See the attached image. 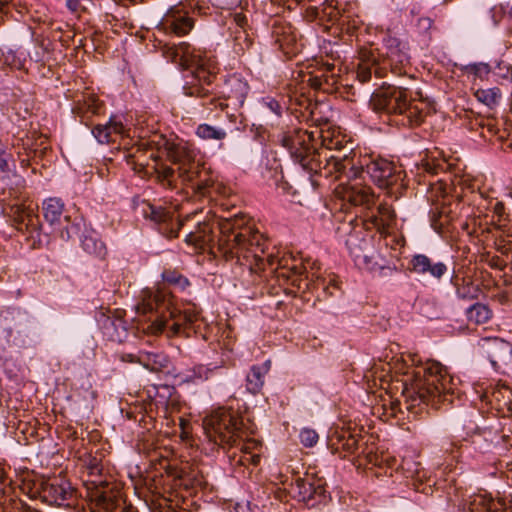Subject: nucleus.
I'll return each instance as SVG.
<instances>
[{"label":"nucleus","instance_id":"obj_1","mask_svg":"<svg viewBox=\"0 0 512 512\" xmlns=\"http://www.w3.org/2000/svg\"><path fill=\"white\" fill-rule=\"evenodd\" d=\"M313 136L306 130L295 129L282 136L281 143L291 157L298 162L304 170L318 174L325 178L336 180L347 179L343 187V199L353 205L370 206L374 202L372 188L362 184L364 174L381 189L391 194H398L404 187V171L392 161L384 158L355 161V154L342 153L341 142L330 139L323 140L325 147L317 149L312 144Z\"/></svg>","mask_w":512,"mask_h":512},{"label":"nucleus","instance_id":"obj_2","mask_svg":"<svg viewBox=\"0 0 512 512\" xmlns=\"http://www.w3.org/2000/svg\"><path fill=\"white\" fill-rule=\"evenodd\" d=\"M219 231L217 249L226 260L237 259L253 273L264 271L268 266L279 281L290 282L298 289L309 288L310 273L303 261L292 255L264 257L263 236L245 225L243 218L224 219L219 223Z\"/></svg>","mask_w":512,"mask_h":512},{"label":"nucleus","instance_id":"obj_3","mask_svg":"<svg viewBox=\"0 0 512 512\" xmlns=\"http://www.w3.org/2000/svg\"><path fill=\"white\" fill-rule=\"evenodd\" d=\"M405 375L402 394L408 410L421 405L438 409L441 404L451 402L452 377L441 363L429 360Z\"/></svg>","mask_w":512,"mask_h":512},{"label":"nucleus","instance_id":"obj_4","mask_svg":"<svg viewBox=\"0 0 512 512\" xmlns=\"http://www.w3.org/2000/svg\"><path fill=\"white\" fill-rule=\"evenodd\" d=\"M164 152L167 158L178 165L177 170L164 164L156 163L153 170L157 182L168 189H176L178 180L182 183H191L196 193L207 195L215 182L209 172L195 160V151L183 144L165 143Z\"/></svg>","mask_w":512,"mask_h":512},{"label":"nucleus","instance_id":"obj_5","mask_svg":"<svg viewBox=\"0 0 512 512\" xmlns=\"http://www.w3.org/2000/svg\"><path fill=\"white\" fill-rule=\"evenodd\" d=\"M154 311L157 313L156 318L144 328V331L150 335L161 334L169 319L172 324L167 330V336H180L188 326L198 319V313L194 310L181 311L174 307L171 298L163 290L156 292L145 290L142 292V301L136 305V312L139 315H146Z\"/></svg>","mask_w":512,"mask_h":512},{"label":"nucleus","instance_id":"obj_6","mask_svg":"<svg viewBox=\"0 0 512 512\" xmlns=\"http://www.w3.org/2000/svg\"><path fill=\"white\" fill-rule=\"evenodd\" d=\"M163 55L183 69H191L193 81L189 86H184L185 95L199 98L208 96L209 90L203 85H210L219 70L217 61L213 57L207 56L205 52L185 41L178 45L165 46Z\"/></svg>","mask_w":512,"mask_h":512},{"label":"nucleus","instance_id":"obj_7","mask_svg":"<svg viewBox=\"0 0 512 512\" xmlns=\"http://www.w3.org/2000/svg\"><path fill=\"white\" fill-rule=\"evenodd\" d=\"M370 105L376 112L398 117L403 126H418L426 116V106L421 101L412 100L406 87L386 84L375 90Z\"/></svg>","mask_w":512,"mask_h":512},{"label":"nucleus","instance_id":"obj_8","mask_svg":"<svg viewBox=\"0 0 512 512\" xmlns=\"http://www.w3.org/2000/svg\"><path fill=\"white\" fill-rule=\"evenodd\" d=\"M203 428L210 441L225 448L236 443L242 420L232 409L219 408L204 418Z\"/></svg>","mask_w":512,"mask_h":512},{"label":"nucleus","instance_id":"obj_9","mask_svg":"<svg viewBox=\"0 0 512 512\" xmlns=\"http://www.w3.org/2000/svg\"><path fill=\"white\" fill-rule=\"evenodd\" d=\"M346 246L355 264L360 269L373 271L383 269L385 260L373 247V239L361 231H354L346 239Z\"/></svg>","mask_w":512,"mask_h":512},{"label":"nucleus","instance_id":"obj_10","mask_svg":"<svg viewBox=\"0 0 512 512\" xmlns=\"http://www.w3.org/2000/svg\"><path fill=\"white\" fill-rule=\"evenodd\" d=\"M137 209L145 219L153 222L158 227L159 232L167 238L177 237L179 230L192 218L187 216L184 220L174 219L173 213L146 200L141 201Z\"/></svg>","mask_w":512,"mask_h":512},{"label":"nucleus","instance_id":"obj_11","mask_svg":"<svg viewBox=\"0 0 512 512\" xmlns=\"http://www.w3.org/2000/svg\"><path fill=\"white\" fill-rule=\"evenodd\" d=\"M481 233L489 234L494 238V246L499 252L503 254L508 252L506 242H511L512 222L506 215L505 205L502 202L498 201L494 204L491 222L486 224Z\"/></svg>","mask_w":512,"mask_h":512},{"label":"nucleus","instance_id":"obj_12","mask_svg":"<svg viewBox=\"0 0 512 512\" xmlns=\"http://www.w3.org/2000/svg\"><path fill=\"white\" fill-rule=\"evenodd\" d=\"M305 81L315 90L333 93L338 90L342 81V64L335 59L333 62L322 61L313 72L308 74Z\"/></svg>","mask_w":512,"mask_h":512},{"label":"nucleus","instance_id":"obj_13","mask_svg":"<svg viewBox=\"0 0 512 512\" xmlns=\"http://www.w3.org/2000/svg\"><path fill=\"white\" fill-rule=\"evenodd\" d=\"M384 48L383 68L389 67L391 72L397 76L406 75L410 69L408 44L396 37L388 36L384 39Z\"/></svg>","mask_w":512,"mask_h":512},{"label":"nucleus","instance_id":"obj_14","mask_svg":"<svg viewBox=\"0 0 512 512\" xmlns=\"http://www.w3.org/2000/svg\"><path fill=\"white\" fill-rule=\"evenodd\" d=\"M195 21L191 15V9L179 3L171 6L163 15L159 26L166 34L176 36L187 35L194 27Z\"/></svg>","mask_w":512,"mask_h":512},{"label":"nucleus","instance_id":"obj_15","mask_svg":"<svg viewBox=\"0 0 512 512\" xmlns=\"http://www.w3.org/2000/svg\"><path fill=\"white\" fill-rule=\"evenodd\" d=\"M84 485L87 489V497L91 502H95L97 508L103 509L105 512H113L118 509L120 512H128L126 507H121L120 499L105 490L108 483L102 479V476L88 477L84 480Z\"/></svg>","mask_w":512,"mask_h":512},{"label":"nucleus","instance_id":"obj_16","mask_svg":"<svg viewBox=\"0 0 512 512\" xmlns=\"http://www.w3.org/2000/svg\"><path fill=\"white\" fill-rule=\"evenodd\" d=\"M165 471L168 476L173 477L174 481L185 489L206 485L205 477L197 464L185 462L180 466L167 465Z\"/></svg>","mask_w":512,"mask_h":512},{"label":"nucleus","instance_id":"obj_17","mask_svg":"<svg viewBox=\"0 0 512 512\" xmlns=\"http://www.w3.org/2000/svg\"><path fill=\"white\" fill-rule=\"evenodd\" d=\"M229 30L233 41V51L237 55H244L253 45V37L249 33L246 16L241 12L230 13Z\"/></svg>","mask_w":512,"mask_h":512},{"label":"nucleus","instance_id":"obj_18","mask_svg":"<svg viewBox=\"0 0 512 512\" xmlns=\"http://www.w3.org/2000/svg\"><path fill=\"white\" fill-rule=\"evenodd\" d=\"M409 270L423 278L439 281L448 272V267L445 263L434 261L425 254H415L409 261Z\"/></svg>","mask_w":512,"mask_h":512},{"label":"nucleus","instance_id":"obj_19","mask_svg":"<svg viewBox=\"0 0 512 512\" xmlns=\"http://www.w3.org/2000/svg\"><path fill=\"white\" fill-rule=\"evenodd\" d=\"M47 138L42 135H37L33 132L31 136L18 137L12 142V147L17 149L18 159L22 167H28L30 165V159L32 154L35 155L38 150L44 151L47 146L45 145Z\"/></svg>","mask_w":512,"mask_h":512},{"label":"nucleus","instance_id":"obj_20","mask_svg":"<svg viewBox=\"0 0 512 512\" xmlns=\"http://www.w3.org/2000/svg\"><path fill=\"white\" fill-rule=\"evenodd\" d=\"M428 198L433 205L430 211L432 226L434 229H440L451 219L449 216L450 209L447 206V197L444 194L443 187L441 185L432 186Z\"/></svg>","mask_w":512,"mask_h":512},{"label":"nucleus","instance_id":"obj_21","mask_svg":"<svg viewBox=\"0 0 512 512\" xmlns=\"http://www.w3.org/2000/svg\"><path fill=\"white\" fill-rule=\"evenodd\" d=\"M37 205L32 202L16 203L10 206L9 215L13 218L18 230H26L31 232L39 228V218L35 213Z\"/></svg>","mask_w":512,"mask_h":512},{"label":"nucleus","instance_id":"obj_22","mask_svg":"<svg viewBox=\"0 0 512 512\" xmlns=\"http://www.w3.org/2000/svg\"><path fill=\"white\" fill-rule=\"evenodd\" d=\"M289 492L300 501L307 502L315 495H323L325 492L324 483L321 479L314 481L311 474L306 473L304 477H296L290 484Z\"/></svg>","mask_w":512,"mask_h":512},{"label":"nucleus","instance_id":"obj_23","mask_svg":"<svg viewBox=\"0 0 512 512\" xmlns=\"http://www.w3.org/2000/svg\"><path fill=\"white\" fill-rule=\"evenodd\" d=\"M401 468L405 477L411 480V485L415 491L426 495L432 494L434 482L426 477V473L421 468L420 463L412 459H403Z\"/></svg>","mask_w":512,"mask_h":512},{"label":"nucleus","instance_id":"obj_24","mask_svg":"<svg viewBox=\"0 0 512 512\" xmlns=\"http://www.w3.org/2000/svg\"><path fill=\"white\" fill-rule=\"evenodd\" d=\"M360 438L348 430L335 431L330 437V448L334 454L345 458L359 449Z\"/></svg>","mask_w":512,"mask_h":512},{"label":"nucleus","instance_id":"obj_25","mask_svg":"<svg viewBox=\"0 0 512 512\" xmlns=\"http://www.w3.org/2000/svg\"><path fill=\"white\" fill-rule=\"evenodd\" d=\"M36 493L40 495L44 502L50 505L58 507H68L69 504L64 502L68 495H71L63 486L56 482L42 481L40 488L37 489Z\"/></svg>","mask_w":512,"mask_h":512},{"label":"nucleus","instance_id":"obj_26","mask_svg":"<svg viewBox=\"0 0 512 512\" xmlns=\"http://www.w3.org/2000/svg\"><path fill=\"white\" fill-rule=\"evenodd\" d=\"M213 238V228L211 224L207 222H197L196 228L188 231L185 235L186 243L193 245L196 249L211 247Z\"/></svg>","mask_w":512,"mask_h":512},{"label":"nucleus","instance_id":"obj_27","mask_svg":"<svg viewBox=\"0 0 512 512\" xmlns=\"http://www.w3.org/2000/svg\"><path fill=\"white\" fill-rule=\"evenodd\" d=\"M81 247L90 256L104 260L107 255L105 243L93 229H85L81 236Z\"/></svg>","mask_w":512,"mask_h":512},{"label":"nucleus","instance_id":"obj_28","mask_svg":"<svg viewBox=\"0 0 512 512\" xmlns=\"http://www.w3.org/2000/svg\"><path fill=\"white\" fill-rule=\"evenodd\" d=\"M248 91V84L237 76H231L225 81L223 93L234 105L242 106Z\"/></svg>","mask_w":512,"mask_h":512},{"label":"nucleus","instance_id":"obj_29","mask_svg":"<svg viewBox=\"0 0 512 512\" xmlns=\"http://www.w3.org/2000/svg\"><path fill=\"white\" fill-rule=\"evenodd\" d=\"M479 345L487 354L492 364H495L497 359L512 351L510 343L498 337L482 338Z\"/></svg>","mask_w":512,"mask_h":512},{"label":"nucleus","instance_id":"obj_30","mask_svg":"<svg viewBox=\"0 0 512 512\" xmlns=\"http://www.w3.org/2000/svg\"><path fill=\"white\" fill-rule=\"evenodd\" d=\"M124 126L121 122L110 119L106 124H98L92 129V134L101 144H108L116 141V137L122 135Z\"/></svg>","mask_w":512,"mask_h":512},{"label":"nucleus","instance_id":"obj_31","mask_svg":"<svg viewBox=\"0 0 512 512\" xmlns=\"http://www.w3.org/2000/svg\"><path fill=\"white\" fill-rule=\"evenodd\" d=\"M136 359L137 363L153 372L162 371L169 364L168 357L162 352L141 350L137 353Z\"/></svg>","mask_w":512,"mask_h":512},{"label":"nucleus","instance_id":"obj_32","mask_svg":"<svg viewBox=\"0 0 512 512\" xmlns=\"http://www.w3.org/2000/svg\"><path fill=\"white\" fill-rule=\"evenodd\" d=\"M271 362L270 360L265 361L261 365H253L250 369V372L246 377V388L247 390L253 394H258L264 385V376L270 370Z\"/></svg>","mask_w":512,"mask_h":512},{"label":"nucleus","instance_id":"obj_33","mask_svg":"<svg viewBox=\"0 0 512 512\" xmlns=\"http://www.w3.org/2000/svg\"><path fill=\"white\" fill-rule=\"evenodd\" d=\"M395 219V213L392 207L388 204H380L376 212H372L368 216L367 221L370 222L374 228L379 231H385L389 228Z\"/></svg>","mask_w":512,"mask_h":512},{"label":"nucleus","instance_id":"obj_34","mask_svg":"<svg viewBox=\"0 0 512 512\" xmlns=\"http://www.w3.org/2000/svg\"><path fill=\"white\" fill-rule=\"evenodd\" d=\"M451 283L455 287L456 294L460 299L474 300L478 298L480 289L476 284H474L470 277H459L458 275H453L451 277Z\"/></svg>","mask_w":512,"mask_h":512},{"label":"nucleus","instance_id":"obj_35","mask_svg":"<svg viewBox=\"0 0 512 512\" xmlns=\"http://www.w3.org/2000/svg\"><path fill=\"white\" fill-rule=\"evenodd\" d=\"M466 21L471 28H485L493 20V9L490 7L472 6L467 15Z\"/></svg>","mask_w":512,"mask_h":512},{"label":"nucleus","instance_id":"obj_36","mask_svg":"<svg viewBox=\"0 0 512 512\" xmlns=\"http://www.w3.org/2000/svg\"><path fill=\"white\" fill-rule=\"evenodd\" d=\"M43 215L45 220L51 225L62 224L64 218V203L61 199L51 197L43 202Z\"/></svg>","mask_w":512,"mask_h":512},{"label":"nucleus","instance_id":"obj_37","mask_svg":"<svg viewBox=\"0 0 512 512\" xmlns=\"http://www.w3.org/2000/svg\"><path fill=\"white\" fill-rule=\"evenodd\" d=\"M463 509L468 510V512H499L496 502L486 494L470 496L468 503Z\"/></svg>","mask_w":512,"mask_h":512},{"label":"nucleus","instance_id":"obj_38","mask_svg":"<svg viewBox=\"0 0 512 512\" xmlns=\"http://www.w3.org/2000/svg\"><path fill=\"white\" fill-rule=\"evenodd\" d=\"M379 63L372 52L363 53L361 62L357 68V78L360 82L365 83L371 79L372 71L379 73Z\"/></svg>","mask_w":512,"mask_h":512},{"label":"nucleus","instance_id":"obj_39","mask_svg":"<svg viewBox=\"0 0 512 512\" xmlns=\"http://www.w3.org/2000/svg\"><path fill=\"white\" fill-rule=\"evenodd\" d=\"M52 232L61 240L68 241L80 232V224L73 223L69 216H64L62 224L54 225Z\"/></svg>","mask_w":512,"mask_h":512},{"label":"nucleus","instance_id":"obj_40","mask_svg":"<svg viewBox=\"0 0 512 512\" xmlns=\"http://www.w3.org/2000/svg\"><path fill=\"white\" fill-rule=\"evenodd\" d=\"M491 396L499 405L506 406L512 410V388L504 382H498L491 392Z\"/></svg>","mask_w":512,"mask_h":512},{"label":"nucleus","instance_id":"obj_41","mask_svg":"<svg viewBox=\"0 0 512 512\" xmlns=\"http://www.w3.org/2000/svg\"><path fill=\"white\" fill-rule=\"evenodd\" d=\"M491 310L482 303H475L467 310V318L475 324H484L491 318Z\"/></svg>","mask_w":512,"mask_h":512},{"label":"nucleus","instance_id":"obj_42","mask_svg":"<svg viewBox=\"0 0 512 512\" xmlns=\"http://www.w3.org/2000/svg\"><path fill=\"white\" fill-rule=\"evenodd\" d=\"M474 95L478 101L492 108L497 105L501 97V92L499 88L493 87L487 89H477Z\"/></svg>","mask_w":512,"mask_h":512},{"label":"nucleus","instance_id":"obj_43","mask_svg":"<svg viewBox=\"0 0 512 512\" xmlns=\"http://www.w3.org/2000/svg\"><path fill=\"white\" fill-rule=\"evenodd\" d=\"M14 161L10 153L0 142V180L4 181L9 179L14 171Z\"/></svg>","mask_w":512,"mask_h":512},{"label":"nucleus","instance_id":"obj_44","mask_svg":"<svg viewBox=\"0 0 512 512\" xmlns=\"http://www.w3.org/2000/svg\"><path fill=\"white\" fill-rule=\"evenodd\" d=\"M196 134L204 140H223L226 132L208 124H201L197 127Z\"/></svg>","mask_w":512,"mask_h":512},{"label":"nucleus","instance_id":"obj_45","mask_svg":"<svg viewBox=\"0 0 512 512\" xmlns=\"http://www.w3.org/2000/svg\"><path fill=\"white\" fill-rule=\"evenodd\" d=\"M162 278L164 282L173 285L180 290H185L190 285L189 280L176 270H165L162 273Z\"/></svg>","mask_w":512,"mask_h":512},{"label":"nucleus","instance_id":"obj_46","mask_svg":"<svg viewBox=\"0 0 512 512\" xmlns=\"http://www.w3.org/2000/svg\"><path fill=\"white\" fill-rule=\"evenodd\" d=\"M230 448H238L239 449V454H244V453H258L257 451L260 450L261 448V444L254 440V439H249V440H246L244 441L242 439V432L239 433V438L237 439L236 443L233 445V446H229Z\"/></svg>","mask_w":512,"mask_h":512},{"label":"nucleus","instance_id":"obj_47","mask_svg":"<svg viewBox=\"0 0 512 512\" xmlns=\"http://www.w3.org/2000/svg\"><path fill=\"white\" fill-rule=\"evenodd\" d=\"M105 328L108 330L110 328H114L115 333H110L109 336L113 341L122 342L123 338L126 336V329L122 325L121 320H112L107 319L105 323Z\"/></svg>","mask_w":512,"mask_h":512},{"label":"nucleus","instance_id":"obj_48","mask_svg":"<svg viewBox=\"0 0 512 512\" xmlns=\"http://www.w3.org/2000/svg\"><path fill=\"white\" fill-rule=\"evenodd\" d=\"M233 459L236 461L237 464L242 466H248V465H257L260 461V455L259 453H244L237 455L236 452L233 453Z\"/></svg>","mask_w":512,"mask_h":512},{"label":"nucleus","instance_id":"obj_49","mask_svg":"<svg viewBox=\"0 0 512 512\" xmlns=\"http://www.w3.org/2000/svg\"><path fill=\"white\" fill-rule=\"evenodd\" d=\"M300 442L305 447H313L319 439L317 432L310 428H304L299 434Z\"/></svg>","mask_w":512,"mask_h":512},{"label":"nucleus","instance_id":"obj_50","mask_svg":"<svg viewBox=\"0 0 512 512\" xmlns=\"http://www.w3.org/2000/svg\"><path fill=\"white\" fill-rule=\"evenodd\" d=\"M202 106L209 113H213V112H215L218 109L223 111L225 108L228 107V104L224 100H222L220 98L212 97V98H209L207 101H204L202 103Z\"/></svg>","mask_w":512,"mask_h":512},{"label":"nucleus","instance_id":"obj_51","mask_svg":"<svg viewBox=\"0 0 512 512\" xmlns=\"http://www.w3.org/2000/svg\"><path fill=\"white\" fill-rule=\"evenodd\" d=\"M469 71L473 73L476 77L480 79L486 78L491 72V68L489 64L486 63H476L469 66Z\"/></svg>","mask_w":512,"mask_h":512},{"label":"nucleus","instance_id":"obj_52","mask_svg":"<svg viewBox=\"0 0 512 512\" xmlns=\"http://www.w3.org/2000/svg\"><path fill=\"white\" fill-rule=\"evenodd\" d=\"M422 166L426 172L431 174H437L439 170H445V163L436 162L435 160H427Z\"/></svg>","mask_w":512,"mask_h":512},{"label":"nucleus","instance_id":"obj_53","mask_svg":"<svg viewBox=\"0 0 512 512\" xmlns=\"http://www.w3.org/2000/svg\"><path fill=\"white\" fill-rule=\"evenodd\" d=\"M223 347L229 351L233 350L234 340L232 337V330L230 327H226L222 332Z\"/></svg>","mask_w":512,"mask_h":512},{"label":"nucleus","instance_id":"obj_54","mask_svg":"<svg viewBox=\"0 0 512 512\" xmlns=\"http://www.w3.org/2000/svg\"><path fill=\"white\" fill-rule=\"evenodd\" d=\"M433 20L429 17H421L417 21V28L420 33L427 34L432 28Z\"/></svg>","mask_w":512,"mask_h":512},{"label":"nucleus","instance_id":"obj_55","mask_svg":"<svg viewBox=\"0 0 512 512\" xmlns=\"http://www.w3.org/2000/svg\"><path fill=\"white\" fill-rule=\"evenodd\" d=\"M277 42L281 48H289L290 46L296 45V37L294 35H285L284 33L282 36L277 38Z\"/></svg>","mask_w":512,"mask_h":512},{"label":"nucleus","instance_id":"obj_56","mask_svg":"<svg viewBox=\"0 0 512 512\" xmlns=\"http://www.w3.org/2000/svg\"><path fill=\"white\" fill-rule=\"evenodd\" d=\"M497 69L499 70V75L502 78H510L512 77V66L510 64H505L503 61L497 63Z\"/></svg>","mask_w":512,"mask_h":512},{"label":"nucleus","instance_id":"obj_57","mask_svg":"<svg viewBox=\"0 0 512 512\" xmlns=\"http://www.w3.org/2000/svg\"><path fill=\"white\" fill-rule=\"evenodd\" d=\"M88 477H100L102 469L99 467L97 463L90 464L87 467Z\"/></svg>","mask_w":512,"mask_h":512},{"label":"nucleus","instance_id":"obj_58","mask_svg":"<svg viewBox=\"0 0 512 512\" xmlns=\"http://www.w3.org/2000/svg\"><path fill=\"white\" fill-rule=\"evenodd\" d=\"M80 2L81 0H67L66 5L70 11L78 12L80 9H82Z\"/></svg>","mask_w":512,"mask_h":512},{"label":"nucleus","instance_id":"obj_59","mask_svg":"<svg viewBox=\"0 0 512 512\" xmlns=\"http://www.w3.org/2000/svg\"><path fill=\"white\" fill-rule=\"evenodd\" d=\"M136 357H137V354H132V353L120 354V360L123 362L137 363Z\"/></svg>","mask_w":512,"mask_h":512},{"label":"nucleus","instance_id":"obj_60","mask_svg":"<svg viewBox=\"0 0 512 512\" xmlns=\"http://www.w3.org/2000/svg\"><path fill=\"white\" fill-rule=\"evenodd\" d=\"M366 458H367L368 462L371 463V464H374V465H378L379 464L377 455H373L371 453H368Z\"/></svg>","mask_w":512,"mask_h":512},{"label":"nucleus","instance_id":"obj_61","mask_svg":"<svg viewBox=\"0 0 512 512\" xmlns=\"http://www.w3.org/2000/svg\"><path fill=\"white\" fill-rule=\"evenodd\" d=\"M150 158H151L153 161L157 162V160L159 159V155H158V154H155V153H153V152H152V153L150 154Z\"/></svg>","mask_w":512,"mask_h":512},{"label":"nucleus","instance_id":"obj_62","mask_svg":"<svg viewBox=\"0 0 512 512\" xmlns=\"http://www.w3.org/2000/svg\"><path fill=\"white\" fill-rule=\"evenodd\" d=\"M9 2H10V0H0V9H1L4 5L8 4Z\"/></svg>","mask_w":512,"mask_h":512},{"label":"nucleus","instance_id":"obj_63","mask_svg":"<svg viewBox=\"0 0 512 512\" xmlns=\"http://www.w3.org/2000/svg\"><path fill=\"white\" fill-rule=\"evenodd\" d=\"M180 425L183 427L184 426V420L183 419H180Z\"/></svg>","mask_w":512,"mask_h":512},{"label":"nucleus","instance_id":"obj_64","mask_svg":"<svg viewBox=\"0 0 512 512\" xmlns=\"http://www.w3.org/2000/svg\"><path fill=\"white\" fill-rule=\"evenodd\" d=\"M92 112H93V113H96V112H97V108H93V109H92Z\"/></svg>","mask_w":512,"mask_h":512}]
</instances>
